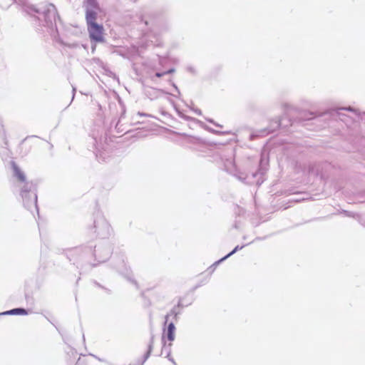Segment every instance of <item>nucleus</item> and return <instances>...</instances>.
<instances>
[{"instance_id":"obj_1","label":"nucleus","mask_w":365,"mask_h":365,"mask_svg":"<svg viewBox=\"0 0 365 365\" xmlns=\"http://www.w3.org/2000/svg\"><path fill=\"white\" fill-rule=\"evenodd\" d=\"M11 167L14 176L17 180L16 187L19 190L24 206L33 215L34 212L38 213L36 185L26 180L24 172L14 162H12Z\"/></svg>"},{"instance_id":"obj_2","label":"nucleus","mask_w":365,"mask_h":365,"mask_svg":"<svg viewBox=\"0 0 365 365\" xmlns=\"http://www.w3.org/2000/svg\"><path fill=\"white\" fill-rule=\"evenodd\" d=\"M24 10L29 14L32 15L33 13L37 14V19L42 23L43 26L52 29L56 24L57 12L56 7L53 4H48L41 11L34 5L24 4Z\"/></svg>"},{"instance_id":"obj_3","label":"nucleus","mask_w":365,"mask_h":365,"mask_svg":"<svg viewBox=\"0 0 365 365\" xmlns=\"http://www.w3.org/2000/svg\"><path fill=\"white\" fill-rule=\"evenodd\" d=\"M225 170L230 174L235 176L238 180L242 182H245L250 184L256 183L259 185L263 182L262 175L263 173L259 170L256 173H253L250 176L245 174L244 172L240 171L236 166L235 161L230 158L227 159L224 163Z\"/></svg>"},{"instance_id":"obj_4","label":"nucleus","mask_w":365,"mask_h":365,"mask_svg":"<svg viewBox=\"0 0 365 365\" xmlns=\"http://www.w3.org/2000/svg\"><path fill=\"white\" fill-rule=\"evenodd\" d=\"M112 253L111 248L109 245L95 247L94 250L91 247L86 248L84 251V255H93L98 264L103 263L108 260Z\"/></svg>"},{"instance_id":"obj_5","label":"nucleus","mask_w":365,"mask_h":365,"mask_svg":"<svg viewBox=\"0 0 365 365\" xmlns=\"http://www.w3.org/2000/svg\"><path fill=\"white\" fill-rule=\"evenodd\" d=\"M94 228L95 232L101 238H106L110 235V226L103 217H100L94 221Z\"/></svg>"},{"instance_id":"obj_6","label":"nucleus","mask_w":365,"mask_h":365,"mask_svg":"<svg viewBox=\"0 0 365 365\" xmlns=\"http://www.w3.org/2000/svg\"><path fill=\"white\" fill-rule=\"evenodd\" d=\"M99 11L96 0H88L86 6V19L87 25L96 24L97 14Z\"/></svg>"},{"instance_id":"obj_7","label":"nucleus","mask_w":365,"mask_h":365,"mask_svg":"<svg viewBox=\"0 0 365 365\" xmlns=\"http://www.w3.org/2000/svg\"><path fill=\"white\" fill-rule=\"evenodd\" d=\"M88 30L89 32L90 38L97 42H101L103 41V28L101 25L92 24L88 25Z\"/></svg>"},{"instance_id":"obj_8","label":"nucleus","mask_w":365,"mask_h":365,"mask_svg":"<svg viewBox=\"0 0 365 365\" xmlns=\"http://www.w3.org/2000/svg\"><path fill=\"white\" fill-rule=\"evenodd\" d=\"M144 38L147 41L146 46L151 44L155 46H160L162 45L161 40L158 36H157L155 32L153 31H151L149 33H146L144 36Z\"/></svg>"},{"instance_id":"obj_9","label":"nucleus","mask_w":365,"mask_h":365,"mask_svg":"<svg viewBox=\"0 0 365 365\" xmlns=\"http://www.w3.org/2000/svg\"><path fill=\"white\" fill-rule=\"evenodd\" d=\"M27 314H28V312L25 309L15 308V309L0 313V315H14V314L26 315Z\"/></svg>"},{"instance_id":"obj_10","label":"nucleus","mask_w":365,"mask_h":365,"mask_svg":"<svg viewBox=\"0 0 365 365\" xmlns=\"http://www.w3.org/2000/svg\"><path fill=\"white\" fill-rule=\"evenodd\" d=\"M175 327L173 322L169 323L167 329V337L170 341H173L175 339Z\"/></svg>"},{"instance_id":"obj_11","label":"nucleus","mask_w":365,"mask_h":365,"mask_svg":"<svg viewBox=\"0 0 365 365\" xmlns=\"http://www.w3.org/2000/svg\"><path fill=\"white\" fill-rule=\"evenodd\" d=\"M244 247V245L242 246H236L235 247V249L231 252H230L229 254H227L226 256H225L224 257H222V259H220V260H218L217 262H215L214 263V266H217V264H219L221 262L224 261L225 259H226L227 258H228L229 257H230L231 255H232L234 253H235L238 250H242V248Z\"/></svg>"},{"instance_id":"obj_12","label":"nucleus","mask_w":365,"mask_h":365,"mask_svg":"<svg viewBox=\"0 0 365 365\" xmlns=\"http://www.w3.org/2000/svg\"><path fill=\"white\" fill-rule=\"evenodd\" d=\"M153 343H154V335H152L150 337V341L149 345H148V351L146 352V354L144 356V359H143L142 364H143L149 358V356L152 352L153 348Z\"/></svg>"},{"instance_id":"obj_13","label":"nucleus","mask_w":365,"mask_h":365,"mask_svg":"<svg viewBox=\"0 0 365 365\" xmlns=\"http://www.w3.org/2000/svg\"><path fill=\"white\" fill-rule=\"evenodd\" d=\"M115 268L118 270V272H119L120 273L123 274V273H124V272H128V269L126 268V264L123 259L120 260L119 264L116 266Z\"/></svg>"},{"instance_id":"obj_14","label":"nucleus","mask_w":365,"mask_h":365,"mask_svg":"<svg viewBox=\"0 0 365 365\" xmlns=\"http://www.w3.org/2000/svg\"><path fill=\"white\" fill-rule=\"evenodd\" d=\"M173 317L174 319H176L177 317V313L175 312V310H171L170 313H168L166 316H165V324L168 322L169 321V319L170 317Z\"/></svg>"},{"instance_id":"obj_15","label":"nucleus","mask_w":365,"mask_h":365,"mask_svg":"<svg viewBox=\"0 0 365 365\" xmlns=\"http://www.w3.org/2000/svg\"><path fill=\"white\" fill-rule=\"evenodd\" d=\"M117 52L119 53L120 55H122L123 57L129 58V59L132 58L134 55L133 53H123V50L118 51Z\"/></svg>"},{"instance_id":"obj_16","label":"nucleus","mask_w":365,"mask_h":365,"mask_svg":"<svg viewBox=\"0 0 365 365\" xmlns=\"http://www.w3.org/2000/svg\"><path fill=\"white\" fill-rule=\"evenodd\" d=\"M274 124H275L274 128H272V129H269L267 132L264 131V132H263V133H262V135H263L264 133H266V134H267V133H269L273 132V131H274V130L275 129V128H278V127H279V125H280V124H279V121H275V122H274Z\"/></svg>"},{"instance_id":"obj_17","label":"nucleus","mask_w":365,"mask_h":365,"mask_svg":"<svg viewBox=\"0 0 365 365\" xmlns=\"http://www.w3.org/2000/svg\"><path fill=\"white\" fill-rule=\"evenodd\" d=\"M187 71H189V72H190V73H193V74H194V73H195V68H194L193 66H187Z\"/></svg>"},{"instance_id":"obj_18","label":"nucleus","mask_w":365,"mask_h":365,"mask_svg":"<svg viewBox=\"0 0 365 365\" xmlns=\"http://www.w3.org/2000/svg\"><path fill=\"white\" fill-rule=\"evenodd\" d=\"M169 361H170L174 365H177L175 361H174V359L170 356V351H169L168 354H167V356H166Z\"/></svg>"},{"instance_id":"obj_19","label":"nucleus","mask_w":365,"mask_h":365,"mask_svg":"<svg viewBox=\"0 0 365 365\" xmlns=\"http://www.w3.org/2000/svg\"><path fill=\"white\" fill-rule=\"evenodd\" d=\"M165 75V72H157L155 76L158 78H160Z\"/></svg>"},{"instance_id":"obj_20","label":"nucleus","mask_w":365,"mask_h":365,"mask_svg":"<svg viewBox=\"0 0 365 365\" xmlns=\"http://www.w3.org/2000/svg\"><path fill=\"white\" fill-rule=\"evenodd\" d=\"M138 115H140V116H149V117H151L150 115L149 114H147V113H140V112H138L137 113Z\"/></svg>"},{"instance_id":"obj_21","label":"nucleus","mask_w":365,"mask_h":365,"mask_svg":"<svg viewBox=\"0 0 365 365\" xmlns=\"http://www.w3.org/2000/svg\"><path fill=\"white\" fill-rule=\"evenodd\" d=\"M96 150H97V151H96V157L97 158H100V156H101L100 148L98 146H96Z\"/></svg>"},{"instance_id":"obj_22","label":"nucleus","mask_w":365,"mask_h":365,"mask_svg":"<svg viewBox=\"0 0 365 365\" xmlns=\"http://www.w3.org/2000/svg\"><path fill=\"white\" fill-rule=\"evenodd\" d=\"M175 71V70L173 68H171L167 71H165V74H169V73H172Z\"/></svg>"},{"instance_id":"obj_23","label":"nucleus","mask_w":365,"mask_h":365,"mask_svg":"<svg viewBox=\"0 0 365 365\" xmlns=\"http://www.w3.org/2000/svg\"><path fill=\"white\" fill-rule=\"evenodd\" d=\"M141 23L143 24L145 26L148 25V22L147 20L141 19Z\"/></svg>"},{"instance_id":"obj_24","label":"nucleus","mask_w":365,"mask_h":365,"mask_svg":"<svg viewBox=\"0 0 365 365\" xmlns=\"http://www.w3.org/2000/svg\"><path fill=\"white\" fill-rule=\"evenodd\" d=\"M75 92H76V88H73V97H72V100H73V98H74Z\"/></svg>"},{"instance_id":"obj_25","label":"nucleus","mask_w":365,"mask_h":365,"mask_svg":"<svg viewBox=\"0 0 365 365\" xmlns=\"http://www.w3.org/2000/svg\"><path fill=\"white\" fill-rule=\"evenodd\" d=\"M209 121H210V123H212L215 124V125H217V126L221 127V125H218V124H217V123H214L212 120H209Z\"/></svg>"},{"instance_id":"obj_26","label":"nucleus","mask_w":365,"mask_h":365,"mask_svg":"<svg viewBox=\"0 0 365 365\" xmlns=\"http://www.w3.org/2000/svg\"><path fill=\"white\" fill-rule=\"evenodd\" d=\"M301 200H302L301 199H292V201H294V202H299Z\"/></svg>"},{"instance_id":"obj_27","label":"nucleus","mask_w":365,"mask_h":365,"mask_svg":"<svg viewBox=\"0 0 365 365\" xmlns=\"http://www.w3.org/2000/svg\"><path fill=\"white\" fill-rule=\"evenodd\" d=\"M344 110H352V108L349 107V108H344Z\"/></svg>"},{"instance_id":"obj_28","label":"nucleus","mask_w":365,"mask_h":365,"mask_svg":"<svg viewBox=\"0 0 365 365\" xmlns=\"http://www.w3.org/2000/svg\"><path fill=\"white\" fill-rule=\"evenodd\" d=\"M173 86H174L175 89L178 92H179V91H178V87H177L175 85H173Z\"/></svg>"},{"instance_id":"obj_29","label":"nucleus","mask_w":365,"mask_h":365,"mask_svg":"<svg viewBox=\"0 0 365 365\" xmlns=\"http://www.w3.org/2000/svg\"><path fill=\"white\" fill-rule=\"evenodd\" d=\"M78 251H79V249H76V250H74V252H78Z\"/></svg>"},{"instance_id":"obj_30","label":"nucleus","mask_w":365,"mask_h":365,"mask_svg":"<svg viewBox=\"0 0 365 365\" xmlns=\"http://www.w3.org/2000/svg\"><path fill=\"white\" fill-rule=\"evenodd\" d=\"M348 216H350L349 212L348 211L345 212Z\"/></svg>"}]
</instances>
